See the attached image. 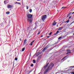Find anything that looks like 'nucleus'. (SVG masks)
<instances>
[{
    "mask_svg": "<svg viewBox=\"0 0 74 74\" xmlns=\"http://www.w3.org/2000/svg\"><path fill=\"white\" fill-rule=\"evenodd\" d=\"M27 16L28 18L27 19V21L29 23H32V15L28 14L27 15Z\"/></svg>",
    "mask_w": 74,
    "mask_h": 74,
    "instance_id": "1",
    "label": "nucleus"
},
{
    "mask_svg": "<svg viewBox=\"0 0 74 74\" xmlns=\"http://www.w3.org/2000/svg\"><path fill=\"white\" fill-rule=\"evenodd\" d=\"M54 64H49V66L48 67V69H51L53 67Z\"/></svg>",
    "mask_w": 74,
    "mask_h": 74,
    "instance_id": "2",
    "label": "nucleus"
},
{
    "mask_svg": "<svg viewBox=\"0 0 74 74\" xmlns=\"http://www.w3.org/2000/svg\"><path fill=\"white\" fill-rule=\"evenodd\" d=\"M47 17V15H43L42 17V19L43 21H44V20L45 19V18Z\"/></svg>",
    "mask_w": 74,
    "mask_h": 74,
    "instance_id": "3",
    "label": "nucleus"
},
{
    "mask_svg": "<svg viewBox=\"0 0 74 74\" xmlns=\"http://www.w3.org/2000/svg\"><path fill=\"white\" fill-rule=\"evenodd\" d=\"M7 7L8 8H11L12 7V5H8Z\"/></svg>",
    "mask_w": 74,
    "mask_h": 74,
    "instance_id": "4",
    "label": "nucleus"
},
{
    "mask_svg": "<svg viewBox=\"0 0 74 74\" xmlns=\"http://www.w3.org/2000/svg\"><path fill=\"white\" fill-rule=\"evenodd\" d=\"M49 70V68H48H48L46 69V70L44 72V74H45L46 73H47L48 71Z\"/></svg>",
    "mask_w": 74,
    "mask_h": 74,
    "instance_id": "5",
    "label": "nucleus"
},
{
    "mask_svg": "<svg viewBox=\"0 0 74 74\" xmlns=\"http://www.w3.org/2000/svg\"><path fill=\"white\" fill-rule=\"evenodd\" d=\"M48 47H48V46H47L43 49V50L45 51V50H46L47 49V48H48Z\"/></svg>",
    "mask_w": 74,
    "mask_h": 74,
    "instance_id": "6",
    "label": "nucleus"
},
{
    "mask_svg": "<svg viewBox=\"0 0 74 74\" xmlns=\"http://www.w3.org/2000/svg\"><path fill=\"white\" fill-rule=\"evenodd\" d=\"M62 29H63V27H61L58 29V31H60V30H62Z\"/></svg>",
    "mask_w": 74,
    "mask_h": 74,
    "instance_id": "7",
    "label": "nucleus"
},
{
    "mask_svg": "<svg viewBox=\"0 0 74 74\" xmlns=\"http://www.w3.org/2000/svg\"><path fill=\"white\" fill-rule=\"evenodd\" d=\"M56 23H55V21H54L53 24H52L53 26H54V25H56Z\"/></svg>",
    "mask_w": 74,
    "mask_h": 74,
    "instance_id": "8",
    "label": "nucleus"
},
{
    "mask_svg": "<svg viewBox=\"0 0 74 74\" xmlns=\"http://www.w3.org/2000/svg\"><path fill=\"white\" fill-rule=\"evenodd\" d=\"M67 52H71V51H70V49H68L66 50Z\"/></svg>",
    "mask_w": 74,
    "mask_h": 74,
    "instance_id": "9",
    "label": "nucleus"
},
{
    "mask_svg": "<svg viewBox=\"0 0 74 74\" xmlns=\"http://www.w3.org/2000/svg\"><path fill=\"white\" fill-rule=\"evenodd\" d=\"M8 2H7L6 1H4V3H5V4H7V3H8Z\"/></svg>",
    "mask_w": 74,
    "mask_h": 74,
    "instance_id": "10",
    "label": "nucleus"
},
{
    "mask_svg": "<svg viewBox=\"0 0 74 74\" xmlns=\"http://www.w3.org/2000/svg\"><path fill=\"white\" fill-rule=\"evenodd\" d=\"M25 48L24 47V48H23V49H22V52H23V51H25Z\"/></svg>",
    "mask_w": 74,
    "mask_h": 74,
    "instance_id": "11",
    "label": "nucleus"
},
{
    "mask_svg": "<svg viewBox=\"0 0 74 74\" xmlns=\"http://www.w3.org/2000/svg\"><path fill=\"white\" fill-rule=\"evenodd\" d=\"M10 12H6V14H10Z\"/></svg>",
    "mask_w": 74,
    "mask_h": 74,
    "instance_id": "12",
    "label": "nucleus"
},
{
    "mask_svg": "<svg viewBox=\"0 0 74 74\" xmlns=\"http://www.w3.org/2000/svg\"><path fill=\"white\" fill-rule=\"evenodd\" d=\"M26 41H27V40H26V39H25L24 41V44H25V43H26Z\"/></svg>",
    "mask_w": 74,
    "mask_h": 74,
    "instance_id": "13",
    "label": "nucleus"
},
{
    "mask_svg": "<svg viewBox=\"0 0 74 74\" xmlns=\"http://www.w3.org/2000/svg\"><path fill=\"white\" fill-rule=\"evenodd\" d=\"M52 49H51V48L50 49L48 50V52H49V51H51V50H52Z\"/></svg>",
    "mask_w": 74,
    "mask_h": 74,
    "instance_id": "14",
    "label": "nucleus"
},
{
    "mask_svg": "<svg viewBox=\"0 0 74 74\" xmlns=\"http://www.w3.org/2000/svg\"><path fill=\"white\" fill-rule=\"evenodd\" d=\"M15 4H20V3H19L18 2H16Z\"/></svg>",
    "mask_w": 74,
    "mask_h": 74,
    "instance_id": "15",
    "label": "nucleus"
},
{
    "mask_svg": "<svg viewBox=\"0 0 74 74\" xmlns=\"http://www.w3.org/2000/svg\"><path fill=\"white\" fill-rule=\"evenodd\" d=\"M64 8H66V7H63L61 9H64Z\"/></svg>",
    "mask_w": 74,
    "mask_h": 74,
    "instance_id": "16",
    "label": "nucleus"
},
{
    "mask_svg": "<svg viewBox=\"0 0 74 74\" xmlns=\"http://www.w3.org/2000/svg\"><path fill=\"white\" fill-rule=\"evenodd\" d=\"M49 63H48L46 65V66H47H47H48V65H49Z\"/></svg>",
    "mask_w": 74,
    "mask_h": 74,
    "instance_id": "17",
    "label": "nucleus"
},
{
    "mask_svg": "<svg viewBox=\"0 0 74 74\" xmlns=\"http://www.w3.org/2000/svg\"><path fill=\"white\" fill-rule=\"evenodd\" d=\"M29 12L30 13L32 12V10L31 9L29 10Z\"/></svg>",
    "mask_w": 74,
    "mask_h": 74,
    "instance_id": "18",
    "label": "nucleus"
},
{
    "mask_svg": "<svg viewBox=\"0 0 74 74\" xmlns=\"http://www.w3.org/2000/svg\"><path fill=\"white\" fill-rule=\"evenodd\" d=\"M36 61L35 60H33V62H34V63H36Z\"/></svg>",
    "mask_w": 74,
    "mask_h": 74,
    "instance_id": "19",
    "label": "nucleus"
},
{
    "mask_svg": "<svg viewBox=\"0 0 74 74\" xmlns=\"http://www.w3.org/2000/svg\"><path fill=\"white\" fill-rule=\"evenodd\" d=\"M29 45H33V42H31V43H30Z\"/></svg>",
    "mask_w": 74,
    "mask_h": 74,
    "instance_id": "20",
    "label": "nucleus"
},
{
    "mask_svg": "<svg viewBox=\"0 0 74 74\" xmlns=\"http://www.w3.org/2000/svg\"><path fill=\"white\" fill-rule=\"evenodd\" d=\"M71 53V52H68L67 53H66V54L67 55V54H68V53Z\"/></svg>",
    "mask_w": 74,
    "mask_h": 74,
    "instance_id": "21",
    "label": "nucleus"
},
{
    "mask_svg": "<svg viewBox=\"0 0 74 74\" xmlns=\"http://www.w3.org/2000/svg\"><path fill=\"white\" fill-rule=\"evenodd\" d=\"M47 67V66H44V69H46V68Z\"/></svg>",
    "mask_w": 74,
    "mask_h": 74,
    "instance_id": "22",
    "label": "nucleus"
},
{
    "mask_svg": "<svg viewBox=\"0 0 74 74\" xmlns=\"http://www.w3.org/2000/svg\"><path fill=\"white\" fill-rule=\"evenodd\" d=\"M62 38V36L60 37L58 39H60V38Z\"/></svg>",
    "mask_w": 74,
    "mask_h": 74,
    "instance_id": "23",
    "label": "nucleus"
},
{
    "mask_svg": "<svg viewBox=\"0 0 74 74\" xmlns=\"http://www.w3.org/2000/svg\"><path fill=\"white\" fill-rule=\"evenodd\" d=\"M15 60H18V58H15Z\"/></svg>",
    "mask_w": 74,
    "mask_h": 74,
    "instance_id": "24",
    "label": "nucleus"
},
{
    "mask_svg": "<svg viewBox=\"0 0 74 74\" xmlns=\"http://www.w3.org/2000/svg\"><path fill=\"white\" fill-rule=\"evenodd\" d=\"M69 20H68L67 21H66V22L67 23H69Z\"/></svg>",
    "mask_w": 74,
    "mask_h": 74,
    "instance_id": "25",
    "label": "nucleus"
},
{
    "mask_svg": "<svg viewBox=\"0 0 74 74\" xmlns=\"http://www.w3.org/2000/svg\"><path fill=\"white\" fill-rule=\"evenodd\" d=\"M31 67H33V64H32L31 65Z\"/></svg>",
    "mask_w": 74,
    "mask_h": 74,
    "instance_id": "26",
    "label": "nucleus"
},
{
    "mask_svg": "<svg viewBox=\"0 0 74 74\" xmlns=\"http://www.w3.org/2000/svg\"><path fill=\"white\" fill-rule=\"evenodd\" d=\"M58 33H59V32L58 31H57V32H56V33L57 34H58Z\"/></svg>",
    "mask_w": 74,
    "mask_h": 74,
    "instance_id": "27",
    "label": "nucleus"
},
{
    "mask_svg": "<svg viewBox=\"0 0 74 74\" xmlns=\"http://www.w3.org/2000/svg\"><path fill=\"white\" fill-rule=\"evenodd\" d=\"M26 7H27V10H28V8H29V7L27 6Z\"/></svg>",
    "mask_w": 74,
    "mask_h": 74,
    "instance_id": "28",
    "label": "nucleus"
},
{
    "mask_svg": "<svg viewBox=\"0 0 74 74\" xmlns=\"http://www.w3.org/2000/svg\"><path fill=\"white\" fill-rule=\"evenodd\" d=\"M52 32H51V33H50L49 34V35L51 36V35L52 34Z\"/></svg>",
    "mask_w": 74,
    "mask_h": 74,
    "instance_id": "29",
    "label": "nucleus"
},
{
    "mask_svg": "<svg viewBox=\"0 0 74 74\" xmlns=\"http://www.w3.org/2000/svg\"><path fill=\"white\" fill-rule=\"evenodd\" d=\"M40 32H38V33L37 34H40Z\"/></svg>",
    "mask_w": 74,
    "mask_h": 74,
    "instance_id": "30",
    "label": "nucleus"
},
{
    "mask_svg": "<svg viewBox=\"0 0 74 74\" xmlns=\"http://www.w3.org/2000/svg\"><path fill=\"white\" fill-rule=\"evenodd\" d=\"M66 56L65 57H64L62 60H63V59H64V58H66Z\"/></svg>",
    "mask_w": 74,
    "mask_h": 74,
    "instance_id": "31",
    "label": "nucleus"
},
{
    "mask_svg": "<svg viewBox=\"0 0 74 74\" xmlns=\"http://www.w3.org/2000/svg\"><path fill=\"white\" fill-rule=\"evenodd\" d=\"M69 15H70L69 14L67 16V17H69Z\"/></svg>",
    "mask_w": 74,
    "mask_h": 74,
    "instance_id": "32",
    "label": "nucleus"
},
{
    "mask_svg": "<svg viewBox=\"0 0 74 74\" xmlns=\"http://www.w3.org/2000/svg\"><path fill=\"white\" fill-rule=\"evenodd\" d=\"M34 42V40H33V41H32V42Z\"/></svg>",
    "mask_w": 74,
    "mask_h": 74,
    "instance_id": "33",
    "label": "nucleus"
},
{
    "mask_svg": "<svg viewBox=\"0 0 74 74\" xmlns=\"http://www.w3.org/2000/svg\"><path fill=\"white\" fill-rule=\"evenodd\" d=\"M71 16H70L69 18V19H70V18H71Z\"/></svg>",
    "mask_w": 74,
    "mask_h": 74,
    "instance_id": "34",
    "label": "nucleus"
},
{
    "mask_svg": "<svg viewBox=\"0 0 74 74\" xmlns=\"http://www.w3.org/2000/svg\"><path fill=\"white\" fill-rule=\"evenodd\" d=\"M49 36H47V38H49Z\"/></svg>",
    "mask_w": 74,
    "mask_h": 74,
    "instance_id": "35",
    "label": "nucleus"
},
{
    "mask_svg": "<svg viewBox=\"0 0 74 74\" xmlns=\"http://www.w3.org/2000/svg\"><path fill=\"white\" fill-rule=\"evenodd\" d=\"M56 34H57L56 33V34H54V35H56Z\"/></svg>",
    "mask_w": 74,
    "mask_h": 74,
    "instance_id": "36",
    "label": "nucleus"
},
{
    "mask_svg": "<svg viewBox=\"0 0 74 74\" xmlns=\"http://www.w3.org/2000/svg\"><path fill=\"white\" fill-rule=\"evenodd\" d=\"M72 74H74V72H72Z\"/></svg>",
    "mask_w": 74,
    "mask_h": 74,
    "instance_id": "37",
    "label": "nucleus"
},
{
    "mask_svg": "<svg viewBox=\"0 0 74 74\" xmlns=\"http://www.w3.org/2000/svg\"><path fill=\"white\" fill-rule=\"evenodd\" d=\"M74 14V12H73V13H72V14Z\"/></svg>",
    "mask_w": 74,
    "mask_h": 74,
    "instance_id": "38",
    "label": "nucleus"
},
{
    "mask_svg": "<svg viewBox=\"0 0 74 74\" xmlns=\"http://www.w3.org/2000/svg\"><path fill=\"white\" fill-rule=\"evenodd\" d=\"M41 57L40 56H39L38 57V58H40Z\"/></svg>",
    "mask_w": 74,
    "mask_h": 74,
    "instance_id": "39",
    "label": "nucleus"
},
{
    "mask_svg": "<svg viewBox=\"0 0 74 74\" xmlns=\"http://www.w3.org/2000/svg\"><path fill=\"white\" fill-rule=\"evenodd\" d=\"M17 0V1H20V0Z\"/></svg>",
    "mask_w": 74,
    "mask_h": 74,
    "instance_id": "40",
    "label": "nucleus"
},
{
    "mask_svg": "<svg viewBox=\"0 0 74 74\" xmlns=\"http://www.w3.org/2000/svg\"><path fill=\"white\" fill-rule=\"evenodd\" d=\"M20 41H22V40L21 39H20Z\"/></svg>",
    "mask_w": 74,
    "mask_h": 74,
    "instance_id": "41",
    "label": "nucleus"
},
{
    "mask_svg": "<svg viewBox=\"0 0 74 74\" xmlns=\"http://www.w3.org/2000/svg\"><path fill=\"white\" fill-rule=\"evenodd\" d=\"M41 36V37H42V36Z\"/></svg>",
    "mask_w": 74,
    "mask_h": 74,
    "instance_id": "42",
    "label": "nucleus"
},
{
    "mask_svg": "<svg viewBox=\"0 0 74 74\" xmlns=\"http://www.w3.org/2000/svg\"><path fill=\"white\" fill-rule=\"evenodd\" d=\"M30 55H31V53H30Z\"/></svg>",
    "mask_w": 74,
    "mask_h": 74,
    "instance_id": "43",
    "label": "nucleus"
},
{
    "mask_svg": "<svg viewBox=\"0 0 74 74\" xmlns=\"http://www.w3.org/2000/svg\"><path fill=\"white\" fill-rule=\"evenodd\" d=\"M35 29H36V27H35Z\"/></svg>",
    "mask_w": 74,
    "mask_h": 74,
    "instance_id": "44",
    "label": "nucleus"
},
{
    "mask_svg": "<svg viewBox=\"0 0 74 74\" xmlns=\"http://www.w3.org/2000/svg\"><path fill=\"white\" fill-rule=\"evenodd\" d=\"M73 35H74V33L73 34Z\"/></svg>",
    "mask_w": 74,
    "mask_h": 74,
    "instance_id": "45",
    "label": "nucleus"
}]
</instances>
